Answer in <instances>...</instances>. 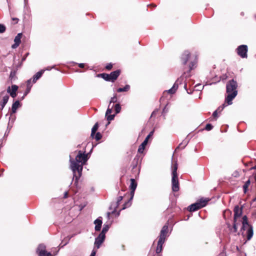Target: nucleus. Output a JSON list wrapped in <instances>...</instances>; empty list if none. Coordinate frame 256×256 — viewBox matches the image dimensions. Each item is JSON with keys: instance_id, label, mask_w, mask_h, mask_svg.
Segmentation results:
<instances>
[{"instance_id": "obj_1", "label": "nucleus", "mask_w": 256, "mask_h": 256, "mask_svg": "<svg viewBox=\"0 0 256 256\" xmlns=\"http://www.w3.org/2000/svg\"><path fill=\"white\" fill-rule=\"evenodd\" d=\"M70 166L73 172V180L75 178L74 184H77L82 174L83 164L88 160V154L82 153L81 150H79L75 160L72 159L70 156Z\"/></svg>"}, {"instance_id": "obj_2", "label": "nucleus", "mask_w": 256, "mask_h": 256, "mask_svg": "<svg viewBox=\"0 0 256 256\" xmlns=\"http://www.w3.org/2000/svg\"><path fill=\"white\" fill-rule=\"evenodd\" d=\"M238 83L234 79L229 80L226 85V92L228 94L225 98V102L228 105L232 104V100L238 94Z\"/></svg>"}, {"instance_id": "obj_3", "label": "nucleus", "mask_w": 256, "mask_h": 256, "mask_svg": "<svg viewBox=\"0 0 256 256\" xmlns=\"http://www.w3.org/2000/svg\"><path fill=\"white\" fill-rule=\"evenodd\" d=\"M178 164L175 163L172 166V190L174 192H177L180 190L179 182L178 179V176L177 174Z\"/></svg>"}, {"instance_id": "obj_4", "label": "nucleus", "mask_w": 256, "mask_h": 256, "mask_svg": "<svg viewBox=\"0 0 256 256\" xmlns=\"http://www.w3.org/2000/svg\"><path fill=\"white\" fill-rule=\"evenodd\" d=\"M247 227H248L246 232L247 240H250L254 234L253 228L252 225L249 224L247 216H244L242 217V230H245Z\"/></svg>"}, {"instance_id": "obj_5", "label": "nucleus", "mask_w": 256, "mask_h": 256, "mask_svg": "<svg viewBox=\"0 0 256 256\" xmlns=\"http://www.w3.org/2000/svg\"><path fill=\"white\" fill-rule=\"evenodd\" d=\"M209 200L202 198L197 202L190 204L188 208L190 212L196 211L204 206H205Z\"/></svg>"}, {"instance_id": "obj_6", "label": "nucleus", "mask_w": 256, "mask_h": 256, "mask_svg": "<svg viewBox=\"0 0 256 256\" xmlns=\"http://www.w3.org/2000/svg\"><path fill=\"white\" fill-rule=\"evenodd\" d=\"M236 50L237 54L242 58H248V47L246 45L242 44L239 46Z\"/></svg>"}, {"instance_id": "obj_7", "label": "nucleus", "mask_w": 256, "mask_h": 256, "mask_svg": "<svg viewBox=\"0 0 256 256\" xmlns=\"http://www.w3.org/2000/svg\"><path fill=\"white\" fill-rule=\"evenodd\" d=\"M36 253L39 256H52L50 252H48L46 250V247L43 244L38 245L36 249Z\"/></svg>"}, {"instance_id": "obj_8", "label": "nucleus", "mask_w": 256, "mask_h": 256, "mask_svg": "<svg viewBox=\"0 0 256 256\" xmlns=\"http://www.w3.org/2000/svg\"><path fill=\"white\" fill-rule=\"evenodd\" d=\"M168 232V226L164 225L162 228L160 232V234L158 236V240L160 243L162 242H164L166 237L167 236V234Z\"/></svg>"}, {"instance_id": "obj_9", "label": "nucleus", "mask_w": 256, "mask_h": 256, "mask_svg": "<svg viewBox=\"0 0 256 256\" xmlns=\"http://www.w3.org/2000/svg\"><path fill=\"white\" fill-rule=\"evenodd\" d=\"M106 238V236L100 234L98 236L95 238L94 246L97 249L99 248Z\"/></svg>"}, {"instance_id": "obj_10", "label": "nucleus", "mask_w": 256, "mask_h": 256, "mask_svg": "<svg viewBox=\"0 0 256 256\" xmlns=\"http://www.w3.org/2000/svg\"><path fill=\"white\" fill-rule=\"evenodd\" d=\"M1 96H4L2 97V102H0V109L2 110L5 106L6 104L8 102L9 99V96L8 94H6L4 90L2 91L0 93Z\"/></svg>"}, {"instance_id": "obj_11", "label": "nucleus", "mask_w": 256, "mask_h": 256, "mask_svg": "<svg viewBox=\"0 0 256 256\" xmlns=\"http://www.w3.org/2000/svg\"><path fill=\"white\" fill-rule=\"evenodd\" d=\"M234 220H238V218H240L242 214V208H240L238 206H236L234 208Z\"/></svg>"}, {"instance_id": "obj_12", "label": "nucleus", "mask_w": 256, "mask_h": 256, "mask_svg": "<svg viewBox=\"0 0 256 256\" xmlns=\"http://www.w3.org/2000/svg\"><path fill=\"white\" fill-rule=\"evenodd\" d=\"M182 81V78H178V80L176 81L172 87L168 90L167 92L170 94H173L175 93L176 91V90L177 88H178V84H180Z\"/></svg>"}, {"instance_id": "obj_13", "label": "nucleus", "mask_w": 256, "mask_h": 256, "mask_svg": "<svg viewBox=\"0 0 256 256\" xmlns=\"http://www.w3.org/2000/svg\"><path fill=\"white\" fill-rule=\"evenodd\" d=\"M110 104H109L108 108L106 111V119L108 121L112 120L114 116V114H110L112 112V109L114 106V105H112V106L110 108Z\"/></svg>"}, {"instance_id": "obj_14", "label": "nucleus", "mask_w": 256, "mask_h": 256, "mask_svg": "<svg viewBox=\"0 0 256 256\" xmlns=\"http://www.w3.org/2000/svg\"><path fill=\"white\" fill-rule=\"evenodd\" d=\"M120 74V70L110 72V74H109L110 81L114 82L118 78Z\"/></svg>"}, {"instance_id": "obj_15", "label": "nucleus", "mask_w": 256, "mask_h": 256, "mask_svg": "<svg viewBox=\"0 0 256 256\" xmlns=\"http://www.w3.org/2000/svg\"><path fill=\"white\" fill-rule=\"evenodd\" d=\"M190 56V54L188 51L186 50L184 52L181 56V60L183 64L185 65L186 64Z\"/></svg>"}, {"instance_id": "obj_16", "label": "nucleus", "mask_w": 256, "mask_h": 256, "mask_svg": "<svg viewBox=\"0 0 256 256\" xmlns=\"http://www.w3.org/2000/svg\"><path fill=\"white\" fill-rule=\"evenodd\" d=\"M22 34L19 33L17 34V36L15 37L14 39V44L12 45V48H16L20 43V39L22 38Z\"/></svg>"}, {"instance_id": "obj_17", "label": "nucleus", "mask_w": 256, "mask_h": 256, "mask_svg": "<svg viewBox=\"0 0 256 256\" xmlns=\"http://www.w3.org/2000/svg\"><path fill=\"white\" fill-rule=\"evenodd\" d=\"M18 89V86L16 85H12V90H10V87L9 86L8 88V92L10 93V96L14 98L16 96V92Z\"/></svg>"}, {"instance_id": "obj_18", "label": "nucleus", "mask_w": 256, "mask_h": 256, "mask_svg": "<svg viewBox=\"0 0 256 256\" xmlns=\"http://www.w3.org/2000/svg\"><path fill=\"white\" fill-rule=\"evenodd\" d=\"M102 218L98 217L94 221V224H96L94 229L96 231H100L101 229L102 224Z\"/></svg>"}, {"instance_id": "obj_19", "label": "nucleus", "mask_w": 256, "mask_h": 256, "mask_svg": "<svg viewBox=\"0 0 256 256\" xmlns=\"http://www.w3.org/2000/svg\"><path fill=\"white\" fill-rule=\"evenodd\" d=\"M240 224V220H234V224L232 228H230V224H228V227L230 228L232 232H236L238 231V226Z\"/></svg>"}, {"instance_id": "obj_20", "label": "nucleus", "mask_w": 256, "mask_h": 256, "mask_svg": "<svg viewBox=\"0 0 256 256\" xmlns=\"http://www.w3.org/2000/svg\"><path fill=\"white\" fill-rule=\"evenodd\" d=\"M20 106V103L18 100H16L15 102H14L12 104V111L10 112L11 116L12 114L16 112V111Z\"/></svg>"}, {"instance_id": "obj_21", "label": "nucleus", "mask_w": 256, "mask_h": 256, "mask_svg": "<svg viewBox=\"0 0 256 256\" xmlns=\"http://www.w3.org/2000/svg\"><path fill=\"white\" fill-rule=\"evenodd\" d=\"M45 71L44 70H42L38 72H36L34 76H33V80L32 82L33 83H35L38 80L42 75L44 72Z\"/></svg>"}, {"instance_id": "obj_22", "label": "nucleus", "mask_w": 256, "mask_h": 256, "mask_svg": "<svg viewBox=\"0 0 256 256\" xmlns=\"http://www.w3.org/2000/svg\"><path fill=\"white\" fill-rule=\"evenodd\" d=\"M122 198H123V196H120L118 198L117 201H116V203H115L114 204H112L110 208H111L112 206H113L114 208V210L112 212V214L116 212V208L120 204V202L122 200Z\"/></svg>"}, {"instance_id": "obj_23", "label": "nucleus", "mask_w": 256, "mask_h": 256, "mask_svg": "<svg viewBox=\"0 0 256 256\" xmlns=\"http://www.w3.org/2000/svg\"><path fill=\"white\" fill-rule=\"evenodd\" d=\"M197 62V59H196V56H195L194 58L191 60L190 64L189 65V70L188 72H190V70L194 69L196 67V64Z\"/></svg>"}, {"instance_id": "obj_24", "label": "nucleus", "mask_w": 256, "mask_h": 256, "mask_svg": "<svg viewBox=\"0 0 256 256\" xmlns=\"http://www.w3.org/2000/svg\"><path fill=\"white\" fill-rule=\"evenodd\" d=\"M148 144L147 140H144V141L139 146L138 148V152L142 154L143 152L146 145Z\"/></svg>"}, {"instance_id": "obj_25", "label": "nucleus", "mask_w": 256, "mask_h": 256, "mask_svg": "<svg viewBox=\"0 0 256 256\" xmlns=\"http://www.w3.org/2000/svg\"><path fill=\"white\" fill-rule=\"evenodd\" d=\"M134 191H132V190H131V192H130L131 197H130V199L129 200H128V202H126L124 203V206L122 208V210H124V209L126 208L127 207H128L130 206V201L132 199L134 196Z\"/></svg>"}, {"instance_id": "obj_26", "label": "nucleus", "mask_w": 256, "mask_h": 256, "mask_svg": "<svg viewBox=\"0 0 256 256\" xmlns=\"http://www.w3.org/2000/svg\"><path fill=\"white\" fill-rule=\"evenodd\" d=\"M140 157L136 155L134 158L131 164V166L132 167V169L135 168L137 166Z\"/></svg>"}, {"instance_id": "obj_27", "label": "nucleus", "mask_w": 256, "mask_h": 256, "mask_svg": "<svg viewBox=\"0 0 256 256\" xmlns=\"http://www.w3.org/2000/svg\"><path fill=\"white\" fill-rule=\"evenodd\" d=\"M130 190H132V191H135L136 186H137V182L134 178L130 179Z\"/></svg>"}, {"instance_id": "obj_28", "label": "nucleus", "mask_w": 256, "mask_h": 256, "mask_svg": "<svg viewBox=\"0 0 256 256\" xmlns=\"http://www.w3.org/2000/svg\"><path fill=\"white\" fill-rule=\"evenodd\" d=\"M188 140L187 139L184 140L181 143L179 144L178 146L176 148V150L178 148H184L188 144Z\"/></svg>"}, {"instance_id": "obj_29", "label": "nucleus", "mask_w": 256, "mask_h": 256, "mask_svg": "<svg viewBox=\"0 0 256 256\" xmlns=\"http://www.w3.org/2000/svg\"><path fill=\"white\" fill-rule=\"evenodd\" d=\"M130 89V86L128 84H126L124 88H120L117 89L118 92H128Z\"/></svg>"}, {"instance_id": "obj_30", "label": "nucleus", "mask_w": 256, "mask_h": 256, "mask_svg": "<svg viewBox=\"0 0 256 256\" xmlns=\"http://www.w3.org/2000/svg\"><path fill=\"white\" fill-rule=\"evenodd\" d=\"M98 76L102 78L103 79H104L107 82H110L109 74L106 73L100 74H98Z\"/></svg>"}, {"instance_id": "obj_31", "label": "nucleus", "mask_w": 256, "mask_h": 256, "mask_svg": "<svg viewBox=\"0 0 256 256\" xmlns=\"http://www.w3.org/2000/svg\"><path fill=\"white\" fill-rule=\"evenodd\" d=\"M164 242H162L161 243H160V241L158 240V246L156 249V253L159 254L160 253L162 250V244Z\"/></svg>"}, {"instance_id": "obj_32", "label": "nucleus", "mask_w": 256, "mask_h": 256, "mask_svg": "<svg viewBox=\"0 0 256 256\" xmlns=\"http://www.w3.org/2000/svg\"><path fill=\"white\" fill-rule=\"evenodd\" d=\"M109 228H110V226L108 224H104L103 226L102 230L100 234L106 236V234Z\"/></svg>"}, {"instance_id": "obj_33", "label": "nucleus", "mask_w": 256, "mask_h": 256, "mask_svg": "<svg viewBox=\"0 0 256 256\" xmlns=\"http://www.w3.org/2000/svg\"><path fill=\"white\" fill-rule=\"evenodd\" d=\"M98 123L96 122L94 124V126L92 127V132H91V136L94 137L96 132L98 130Z\"/></svg>"}, {"instance_id": "obj_34", "label": "nucleus", "mask_w": 256, "mask_h": 256, "mask_svg": "<svg viewBox=\"0 0 256 256\" xmlns=\"http://www.w3.org/2000/svg\"><path fill=\"white\" fill-rule=\"evenodd\" d=\"M250 180H248L244 184L243 186V189H244V193H246L248 190V188L249 185L250 184Z\"/></svg>"}, {"instance_id": "obj_35", "label": "nucleus", "mask_w": 256, "mask_h": 256, "mask_svg": "<svg viewBox=\"0 0 256 256\" xmlns=\"http://www.w3.org/2000/svg\"><path fill=\"white\" fill-rule=\"evenodd\" d=\"M114 106V110L116 112V114H118L119 112H120V110H121V106H120V104H115Z\"/></svg>"}, {"instance_id": "obj_36", "label": "nucleus", "mask_w": 256, "mask_h": 256, "mask_svg": "<svg viewBox=\"0 0 256 256\" xmlns=\"http://www.w3.org/2000/svg\"><path fill=\"white\" fill-rule=\"evenodd\" d=\"M228 106V104H226V102H225L224 104H223L222 106H220L216 110H218V112H221L223 109L226 106Z\"/></svg>"}, {"instance_id": "obj_37", "label": "nucleus", "mask_w": 256, "mask_h": 256, "mask_svg": "<svg viewBox=\"0 0 256 256\" xmlns=\"http://www.w3.org/2000/svg\"><path fill=\"white\" fill-rule=\"evenodd\" d=\"M118 100L116 95L115 94L113 97H112L110 99V104L111 103H115Z\"/></svg>"}, {"instance_id": "obj_38", "label": "nucleus", "mask_w": 256, "mask_h": 256, "mask_svg": "<svg viewBox=\"0 0 256 256\" xmlns=\"http://www.w3.org/2000/svg\"><path fill=\"white\" fill-rule=\"evenodd\" d=\"M213 128V126L210 124H208L206 126L205 130L208 131L212 130Z\"/></svg>"}, {"instance_id": "obj_39", "label": "nucleus", "mask_w": 256, "mask_h": 256, "mask_svg": "<svg viewBox=\"0 0 256 256\" xmlns=\"http://www.w3.org/2000/svg\"><path fill=\"white\" fill-rule=\"evenodd\" d=\"M102 138V136L101 134L99 132H98L96 134L94 138L96 140H100Z\"/></svg>"}, {"instance_id": "obj_40", "label": "nucleus", "mask_w": 256, "mask_h": 256, "mask_svg": "<svg viewBox=\"0 0 256 256\" xmlns=\"http://www.w3.org/2000/svg\"><path fill=\"white\" fill-rule=\"evenodd\" d=\"M6 26L2 24H0V33H3L6 31Z\"/></svg>"}, {"instance_id": "obj_41", "label": "nucleus", "mask_w": 256, "mask_h": 256, "mask_svg": "<svg viewBox=\"0 0 256 256\" xmlns=\"http://www.w3.org/2000/svg\"><path fill=\"white\" fill-rule=\"evenodd\" d=\"M30 89H31V86H26V92H25L24 94V96H26L30 92Z\"/></svg>"}, {"instance_id": "obj_42", "label": "nucleus", "mask_w": 256, "mask_h": 256, "mask_svg": "<svg viewBox=\"0 0 256 256\" xmlns=\"http://www.w3.org/2000/svg\"><path fill=\"white\" fill-rule=\"evenodd\" d=\"M158 112V108L156 109H155L153 112H152V114H151V117H153V116H154Z\"/></svg>"}, {"instance_id": "obj_43", "label": "nucleus", "mask_w": 256, "mask_h": 256, "mask_svg": "<svg viewBox=\"0 0 256 256\" xmlns=\"http://www.w3.org/2000/svg\"><path fill=\"white\" fill-rule=\"evenodd\" d=\"M154 131L152 130L150 132V134L148 135V136L146 137L145 140H147V142H148V138L152 136L154 134Z\"/></svg>"}, {"instance_id": "obj_44", "label": "nucleus", "mask_w": 256, "mask_h": 256, "mask_svg": "<svg viewBox=\"0 0 256 256\" xmlns=\"http://www.w3.org/2000/svg\"><path fill=\"white\" fill-rule=\"evenodd\" d=\"M112 67V64L111 63L108 64L106 66V68L108 70H110Z\"/></svg>"}, {"instance_id": "obj_45", "label": "nucleus", "mask_w": 256, "mask_h": 256, "mask_svg": "<svg viewBox=\"0 0 256 256\" xmlns=\"http://www.w3.org/2000/svg\"><path fill=\"white\" fill-rule=\"evenodd\" d=\"M232 214V212L230 210H225L224 212V217H225L226 214Z\"/></svg>"}, {"instance_id": "obj_46", "label": "nucleus", "mask_w": 256, "mask_h": 256, "mask_svg": "<svg viewBox=\"0 0 256 256\" xmlns=\"http://www.w3.org/2000/svg\"><path fill=\"white\" fill-rule=\"evenodd\" d=\"M218 110H215L213 114H212V116L214 117V118H217L218 117Z\"/></svg>"}, {"instance_id": "obj_47", "label": "nucleus", "mask_w": 256, "mask_h": 256, "mask_svg": "<svg viewBox=\"0 0 256 256\" xmlns=\"http://www.w3.org/2000/svg\"><path fill=\"white\" fill-rule=\"evenodd\" d=\"M96 254V250L94 249L92 250L91 254L90 256H95Z\"/></svg>"}, {"instance_id": "obj_48", "label": "nucleus", "mask_w": 256, "mask_h": 256, "mask_svg": "<svg viewBox=\"0 0 256 256\" xmlns=\"http://www.w3.org/2000/svg\"><path fill=\"white\" fill-rule=\"evenodd\" d=\"M31 81H32L31 79H30L27 81V86H32V85L31 84Z\"/></svg>"}, {"instance_id": "obj_49", "label": "nucleus", "mask_w": 256, "mask_h": 256, "mask_svg": "<svg viewBox=\"0 0 256 256\" xmlns=\"http://www.w3.org/2000/svg\"><path fill=\"white\" fill-rule=\"evenodd\" d=\"M78 66L80 68H84V64L83 63L78 64Z\"/></svg>"}, {"instance_id": "obj_50", "label": "nucleus", "mask_w": 256, "mask_h": 256, "mask_svg": "<svg viewBox=\"0 0 256 256\" xmlns=\"http://www.w3.org/2000/svg\"><path fill=\"white\" fill-rule=\"evenodd\" d=\"M28 53H27V54H26V56H25L24 57H23V58H22V62H24V60H26V56H28Z\"/></svg>"}, {"instance_id": "obj_51", "label": "nucleus", "mask_w": 256, "mask_h": 256, "mask_svg": "<svg viewBox=\"0 0 256 256\" xmlns=\"http://www.w3.org/2000/svg\"><path fill=\"white\" fill-rule=\"evenodd\" d=\"M12 20L15 21V24L18 23V18H12Z\"/></svg>"}, {"instance_id": "obj_52", "label": "nucleus", "mask_w": 256, "mask_h": 256, "mask_svg": "<svg viewBox=\"0 0 256 256\" xmlns=\"http://www.w3.org/2000/svg\"><path fill=\"white\" fill-rule=\"evenodd\" d=\"M68 192H66L64 194V198H66L68 197Z\"/></svg>"}, {"instance_id": "obj_53", "label": "nucleus", "mask_w": 256, "mask_h": 256, "mask_svg": "<svg viewBox=\"0 0 256 256\" xmlns=\"http://www.w3.org/2000/svg\"><path fill=\"white\" fill-rule=\"evenodd\" d=\"M110 212H107V217H108V218H110Z\"/></svg>"}, {"instance_id": "obj_54", "label": "nucleus", "mask_w": 256, "mask_h": 256, "mask_svg": "<svg viewBox=\"0 0 256 256\" xmlns=\"http://www.w3.org/2000/svg\"><path fill=\"white\" fill-rule=\"evenodd\" d=\"M54 66H52V68H50L49 67L47 68L46 70H50L52 68H54Z\"/></svg>"}, {"instance_id": "obj_55", "label": "nucleus", "mask_w": 256, "mask_h": 256, "mask_svg": "<svg viewBox=\"0 0 256 256\" xmlns=\"http://www.w3.org/2000/svg\"><path fill=\"white\" fill-rule=\"evenodd\" d=\"M252 169L256 170V165L252 168Z\"/></svg>"}, {"instance_id": "obj_56", "label": "nucleus", "mask_w": 256, "mask_h": 256, "mask_svg": "<svg viewBox=\"0 0 256 256\" xmlns=\"http://www.w3.org/2000/svg\"><path fill=\"white\" fill-rule=\"evenodd\" d=\"M240 15H241V16H244V12H242L240 13Z\"/></svg>"}, {"instance_id": "obj_57", "label": "nucleus", "mask_w": 256, "mask_h": 256, "mask_svg": "<svg viewBox=\"0 0 256 256\" xmlns=\"http://www.w3.org/2000/svg\"><path fill=\"white\" fill-rule=\"evenodd\" d=\"M166 106H165V107L163 109V112H164L165 110H166Z\"/></svg>"}, {"instance_id": "obj_58", "label": "nucleus", "mask_w": 256, "mask_h": 256, "mask_svg": "<svg viewBox=\"0 0 256 256\" xmlns=\"http://www.w3.org/2000/svg\"><path fill=\"white\" fill-rule=\"evenodd\" d=\"M252 201L253 202L256 201V197L253 199Z\"/></svg>"}, {"instance_id": "obj_59", "label": "nucleus", "mask_w": 256, "mask_h": 256, "mask_svg": "<svg viewBox=\"0 0 256 256\" xmlns=\"http://www.w3.org/2000/svg\"><path fill=\"white\" fill-rule=\"evenodd\" d=\"M236 250H239V248H238V246H236Z\"/></svg>"}, {"instance_id": "obj_60", "label": "nucleus", "mask_w": 256, "mask_h": 256, "mask_svg": "<svg viewBox=\"0 0 256 256\" xmlns=\"http://www.w3.org/2000/svg\"><path fill=\"white\" fill-rule=\"evenodd\" d=\"M186 84H184V88H186Z\"/></svg>"}, {"instance_id": "obj_61", "label": "nucleus", "mask_w": 256, "mask_h": 256, "mask_svg": "<svg viewBox=\"0 0 256 256\" xmlns=\"http://www.w3.org/2000/svg\"><path fill=\"white\" fill-rule=\"evenodd\" d=\"M27 2H28V0H24L25 3Z\"/></svg>"}, {"instance_id": "obj_62", "label": "nucleus", "mask_w": 256, "mask_h": 256, "mask_svg": "<svg viewBox=\"0 0 256 256\" xmlns=\"http://www.w3.org/2000/svg\"><path fill=\"white\" fill-rule=\"evenodd\" d=\"M66 244H66H64V245H63L62 246H65Z\"/></svg>"}, {"instance_id": "obj_63", "label": "nucleus", "mask_w": 256, "mask_h": 256, "mask_svg": "<svg viewBox=\"0 0 256 256\" xmlns=\"http://www.w3.org/2000/svg\"><path fill=\"white\" fill-rule=\"evenodd\" d=\"M187 92H188V94H190V92H189L188 90H187Z\"/></svg>"}]
</instances>
